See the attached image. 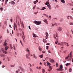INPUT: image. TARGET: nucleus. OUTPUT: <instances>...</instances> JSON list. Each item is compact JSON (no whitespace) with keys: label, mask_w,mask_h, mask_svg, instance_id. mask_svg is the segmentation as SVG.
Instances as JSON below:
<instances>
[{"label":"nucleus","mask_w":73,"mask_h":73,"mask_svg":"<svg viewBox=\"0 0 73 73\" xmlns=\"http://www.w3.org/2000/svg\"><path fill=\"white\" fill-rule=\"evenodd\" d=\"M44 21L45 23H46L47 24H48V21H47V20L46 19H44L43 20Z\"/></svg>","instance_id":"1a4fd4ad"},{"label":"nucleus","mask_w":73,"mask_h":73,"mask_svg":"<svg viewBox=\"0 0 73 73\" xmlns=\"http://www.w3.org/2000/svg\"><path fill=\"white\" fill-rule=\"evenodd\" d=\"M46 63H47V65H48L49 66H50V65H51V64H50V63H49V62H46Z\"/></svg>","instance_id":"9b49d317"},{"label":"nucleus","mask_w":73,"mask_h":73,"mask_svg":"<svg viewBox=\"0 0 73 73\" xmlns=\"http://www.w3.org/2000/svg\"><path fill=\"white\" fill-rule=\"evenodd\" d=\"M56 37H58V35H57V34H56Z\"/></svg>","instance_id":"bf43d9fd"},{"label":"nucleus","mask_w":73,"mask_h":73,"mask_svg":"<svg viewBox=\"0 0 73 73\" xmlns=\"http://www.w3.org/2000/svg\"><path fill=\"white\" fill-rule=\"evenodd\" d=\"M26 57L28 59H29V60H30V59H31L30 57H29V55H28V54H26Z\"/></svg>","instance_id":"39448f33"},{"label":"nucleus","mask_w":73,"mask_h":73,"mask_svg":"<svg viewBox=\"0 0 73 73\" xmlns=\"http://www.w3.org/2000/svg\"><path fill=\"white\" fill-rule=\"evenodd\" d=\"M69 24L70 25H73V23L72 22H70L69 23Z\"/></svg>","instance_id":"4be33fe9"},{"label":"nucleus","mask_w":73,"mask_h":73,"mask_svg":"<svg viewBox=\"0 0 73 73\" xmlns=\"http://www.w3.org/2000/svg\"><path fill=\"white\" fill-rule=\"evenodd\" d=\"M33 56L34 58H35V59H37V57H36V55H35V54H33Z\"/></svg>","instance_id":"f8f14e48"},{"label":"nucleus","mask_w":73,"mask_h":73,"mask_svg":"<svg viewBox=\"0 0 73 73\" xmlns=\"http://www.w3.org/2000/svg\"><path fill=\"white\" fill-rule=\"evenodd\" d=\"M70 56L69 58H68V59L67 60V61H71L72 60V55H71V54H70Z\"/></svg>","instance_id":"7ed1b4c3"},{"label":"nucleus","mask_w":73,"mask_h":73,"mask_svg":"<svg viewBox=\"0 0 73 73\" xmlns=\"http://www.w3.org/2000/svg\"><path fill=\"white\" fill-rule=\"evenodd\" d=\"M54 25H56V26H57V23H55L54 24Z\"/></svg>","instance_id":"8fccbe9b"},{"label":"nucleus","mask_w":73,"mask_h":73,"mask_svg":"<svg viewBox=\"0 0 73 73\" xmlns=\"http://www.w3.org/2000/svg\"><path fill=\"white\" fill-rule=\"evenodd\" d=\"M63 43H64V44H65V45H66V42H63Z\"/></svg>","instance_id":"052dcab7"},{"label":"nucleus","mask_w":73,"mask_h":73,"mask_svg":"<svg viewBox=\"0 0 73 73\" xmlns=\"http://www.w3.org/2000/svg\"><path fill=\"white\" fill-rule=\"evenodd\" d=\"M10 48H11V49H12L13 48V47H12V45H11V44H10Z\"/></svg>","instance_id":"c756f323"},{"label":"nucleus","mask_w":73,"mask_h":73,"mask_svg":"<svg viewBox=\"0 0 73 73\" xmlns=\"http://www.w3.org/2000/svg\"><path fill=\"white\" fill-rule=\"evenodd\" d=\"M22 37L23 38V41H24V42H25V40H24V37H23V35H22Z\"/></svg>","instance_id":"ea45409f"},{"label":"nucleus","mask_w":73,"mask_h":73,"mask_svg":"<svg viewBox=\"0 0 73 73\" xmlns=\"http://www.w3.org/2000/svg\"><path fill=\"white\" fill-rule=\"evenodd\" d=\"M46 48L47 50L48 49V48H49V46H46Z\"/></svg>","instance_id":"7c9ffc66"},{"label":"nucleus","mask_w":73,"mask_h":73,"mask_svg":"<svg viewBox=\"0 0 73 73\" xmlns=\"http://www.w3.org/2000/svg\"><path fill=\"white\" fill-rule=\"evenodd\" d=\"M59 70L62 71V70H64V69H61L60 68H58Z\"/></svg>","instance_id":"a878e982"},{"label":"nucleus","mask_w":73,"mask_h":73,"mask_svg":"<svg viewBox=\"0 0 73 73\" xmlns=\"http://www.w3.org/2000/svg\"><path fill=\"white\" fill-rule=\"evenodd\" d=\"M2 38V36H0V40H1V39Z\"/></svg>","instance_id":"3c124183"},{"label":"nucleus","mask_w":73,"mask_h":73,"mask_svg":"<svg viewBox=\"0 0 73 73\" xmlns=\"http://www.w3.org/2000/svg\"><path fill=\"white\" fill-rule=\"evenodd\" d=\"M8 0H5V4H7V2H8Z\"/></svg>","instance_id":"c85d7f7f"},{"label":"nucleus","mask_w":73,"mask_h":73,"mask_svg":"<svg viewBox=\"0 0 73 73\" xmlns=\"http://www.w3.org/2000/svg\"><path fill=\"white\" fill-rule=\"evenodd\" d=\"M50 70H50V69H48V71L49 72H50Z\"/></svg>","instance_id":"0e129e2a"},{"label":"nucleus","mask_w":73,"mask_h":73,"mask_svg":"<svg viewBox=\"0 0 73 73\" xmlns=\"http://www.w3.org/2000/svg\"><path fill=\"white\" fill-rule=\"evenodd\" d=\"M66 44L67 46H69V45L68 44V43H66Z\"/></svg>","instance_id":"6e6d98bb"},{"label":"nucleus","mask_w":73,"mask_h":73,"mask_svg":"<svg viewBox=\"0 0 73 73\" xmlns=\"http://www.w3.org/2000/svg\"><path fill=\"white\" fill-rule=\"evenodd\" d=\"M28 54L29 56H31V53H30V52H28Z\"/></svg>","instance_id":"c03bdc74"},{"label":"nucleus","mask_w":73,"mask_h":73,"mask_svg":"<svg viewBox=\"0 0 73 73\" xmlns=\"http://www.w3.org/2000/svg\"><path fill=\"white\" fill-rule=\"evenodd\" d=\"M26 50L28 52H30L29 51V49H28V48L26 49Z\"/></svg>","instance_id":"a19ab883"},{"label":"nucleus","mask_w":73,"mask_h":73,"mask_svg":"<svg viewBox=\"0 0 73 73\" xmlns=\"http://www.w3.org/2000/svg\"><path fill=\"white\" fill-rule=\"evenodd\" d=\"M62 21H63V19L61 18L60 20V22H62Z\"/></svg>","instance_id":"6ab92c4d"},{"label":"nucleus","mask_w":73,"mask_h":73,"mask_svg":"<svg viewBox=\"0 0 73 73\" xmlns=\"http://www.w3.org/2000/svg\"><path fill=\"white\" fill-rule=\"evenodd\" d=\"M50 62H53L54 60L52 59H50Z\"/></svg>","instance_id":"2eb2a0df"},{"label":"nucleus","mask_w":73,"mask_h":73,"mask_svg":"<svg viewBox=\"0 0 73 73\" xmlns=\"http://www.w3.org/2000/svg\"><path fill=\"white\" fill-rule=\"evenodd\" d=\"M33 36L34 37H37L38 36H37V35H36V34H35L33 33Z\"/></svg>","instance_id":"9d476101"},{"label":"nucleus","mask_w":73,"mask_h":73,"mask_svg":"<svg viewBox=\"0 0 73 73\" xmlns=\"http://www.w3.org/2000/svg\"><path fill=\"white\" fill-rule=\"evenodd\" d=\"M8 48H9V47L8 46H6L5 47V50L7 51L8 50Z\"/></svg>","instance_id":"423d86ee"},{"label":"nucleus","mask_w":73,"mask_h":73,"mask_svg":"<svg viewBox=\"0 0 73 73\" xmlns=\"http://www.w3.org/2000/svg\"><path fill=\"white\" fill-rule=\"evenodd\" d=\"M44 9H46L45 7H43L42 9H40V10H44Z\"/></svg>","instance_id":"4468645a"},{"label":"nucleus","mask_w":73,"mask_h":73,"mask_svg":"<svg viewBox=\"0 0 73 73\" xmlns=\"http://www.w3.org/2000/svg\"><path fill=\"white\" fill-rule=\"evenodd\" d=\"M42 73H44L45 72V70H44V69H43L42 70Z\"/></svg>","instance_id":"4c0bfd02"},{"label":"nucleus","mask_w":73,"mask_h":73,"mask_svg":"<svg viewBox=\"0 0 73 73\" xmlns=\"http://www.w3.org/2000/svg\"><path fill=\"white\" fill-rule=\"evenodd\" d=\"M58 63H56V67H58Z\"/></svg>","instance_id":"37998d69"},{"label":"nucleus","mask_w":73,"mask_h":73,"mask_svg":"<svg viewBox=\"0 0 73 73\" xmlns=\"http://www.w3.org/2000/svg\"><path fill=\"white\" fill-rule=\"evenodd\" d=\"M30 67H32V64L31 63H29Z\"/></svg>","instance_id":"864d4df0"},{"label":"nucleus","mask_w":73,"mask_h":73,"mask_svg":"<svg viewBox=\"0 0 73 73\" xmlns=\"http://www.w3.org/2000/svg\"><path fill=\"white\" fill-rule=\"evenodd\" d=\"M57 30L58 31L60 32V31H62V28H61V27H59L58 28Z\"/></svg>","instance_id":"20e7f679"},{"label":"nucleus","mask_w":73,"mask_h":73,"mask_svg":"<svg viewBox=\"0 0 73 73\" xmlns=\"http://www.w3.org/2000/svg\"><path fill=\"white\" fill-rule=\"evenodd\" d=\"M60 69H62V65H60Z\"/></svg>","instance_id":"72a5a7b5"},{"label":"nucleus","mask_w":73,"mask_h":73,"mask_svg":"<svg viewBox=\"0 0 73 73\" xmlns=\"http://www.w3.org/2000/svg\"><path fill=\"white\" fill-rule=\"evenodd\" d=\"M41 49H42L40 47L39 48V50L40 52H41Z\"/></svg>","instance_id":"de8ad7c7"},{"label":"nucleus","mask_w":73,"mask_h":73,"mask_svg":"<svg viewBox=\"0 0 73 73\" xmlns=\"http://www.w3.org/2000/svg\"><path fill=\"white\" fill-rule=\"evenodd\" d=\"M2 66L3 68H5V66H4V65H3V66Z\"/></svg>","instance_id":"13d9d810"},{"label":"nucleus","mask_w":73,"mask_h":73,"mask_svg":"<svg viewBox=\"0 0 73 73\" xmlns=\"http://www.w3.org/2000/svg\"><path fill=\"white\" fill-rule=\"evenodd\" d=\"M20 42L22 46H23V42H22V41H21V40H20Z\"/></svg>","instance_id":"473e14b6"},{"label":"nucleus","mask_w":73,"mask_h":73,"mask_svg":"<svg viewBox=\"0 0 73 73\" xmlns=\"http://www.w3.org/2000/svg\"><path fill=\"white\" fill-rule=\"evenodd\" d=\"M70 63H67L65 65H66V66H68V65H70Z\"/></svg>","instance_id":"412c9836"},{"label":"nucleus","mask_w":73,"mask_h":73,"mask_svg":"<svg viewBox=\"0 0 73 73\" xmlns=\"http://www.w3.org/2000/svg\"><path fill=\"white\" fill-rule=\"evenodd\" d=\"M66 52H67V50H66L63 51V52L64 53H66Z\"/></svg>","instance_id":"2f4dec72"},{"label":"nucleus","mask_w":73,"mask_h":73,"mask_svg":"<svg viewBox=\"0 0 73 73\" xmlns=\"http://www.w3.org/2000/svg\"><path fill=\"white\" fill-rule=\"evenodd\" d=\"M39 57H40V58H42L43 57V55H39Z\"/></svg>","instance_id":"cd10ccee"},{"label":"nucleus","mask_w":73,"mask_h":73,"mask_svg":"<svg viewBox=\"0 0 73 73\" xmlns=\"http://www.w3.org/2000/svg\"><path fill=\"white\" fill-rule=\"evenodd\" d=\"M49 4V2L47 1L45 3V5H48Z\"/></svg>","instance_id":"aec40b11"},{"label":"nucleus","mask_w":73,"mask_h":73,"mask_svg":"<svg viewBox=\"0 0 73 73\" xmlns=\"http://www.w3.org/2000/svg\"><path fill=\"white\" fill-rule=\"evenodd\" d=\"M60 45L62 46H64V42H61Z\"/></svg>","instance_id":"dca6fc26"},{"label":"nucleus","mask_w":73,"mask_h":73,"mask_svg":"<svg viewBox=\"0 0 73 73\" xmlns=\"http://www.w3.org/2000/svg\"><path fill=\"white\" fill-rule=\"evenodd\" d=\"M41 23V21H34L33 22L34 24H36V25H40Z\"/></svg>","instance_id":"f257e3e1"},{"label":"nucleus","mask_w":73,"mask_h":73,"mask_svg":"<svg viewBox=\"0 0 73 73\" xmlns=\"http://www.w3.org/2000/svg\"><path fill=\"white\" fill-rule=\"evenodd\" d=\"M38 2V0H36V1H33L34 4H36V3Z\"/></svg>","instance_id":"6e6552de"},{"label":"nucleus","mask_w":73,"mask_h":73,"mask_svg":"<svg viewBox=\"0 0 73 73\" xmlns=\"http://www.w3.org/2000/svg\"><path fill=\"white\" fill-rule=\"evenodd\" d=\"M61 1L62 3H65L64 0H61Z\"/></svg>","instance_id":"f3484780"},{"label":"nucleus","mask_w":73,"mask_h":73,"mask_svg":"<svg viewBox=\"0 0 73 73\" xmlns=\"http://www.w3.org/2000/svg\"><path fill=\"white\" fill-rule=\"evenodd\" d=\"M36 7V6L35 5L34 7H33V9H35V8Z\"/></svg>","instance_id":"e433bc0d"},{"label":"nucleus","mask_w":73,"mask_h":73,"mask_svg":"<svg viewBox=\"0 0 73 73\" xmlns=\"http://www.w3.org/2000/svg\"><path fill=\"white\" fill-rule=\"evenodd\" d=\"M48 53H51V52H50V50H48Z\"/></svg>","instance_id":"603ef678"},{"label":"nucleus","mask_w":73,"mask_h":73,"mask_svg":"<svg viewBox=\"0 0 73 73\" xmlns=\"http://www.w3.org/2000/svg\"><path fill=\"white\" fill-rule=\"evenodd\" d=\"M9 27L10 28H11L12 27H11V25H9Z\"/></svg>","instance_id":"e2e57ef3"},{"label":"nucleus","mask_w":73,"mask_h":73,"mask_svg":"<svg viewBox=\"0 0 73 73\" xmlns=\"http://www.w3.org/2000/svg\"><path fill=\"white\" fill-rule=\"evenodd\" d=\"M7 43H6V42H4V43L3 44V45L4 46H7Z\"/></svg>","instance_id":"ddd939ff"},{"label":"nucleus","mask_w":73,"mask_h":73,"mask_svg":"<svg viewBox=\"0 0 73 73\" xmlns=\"http://www.w3.org/2000/svg\"><path fill=\"white\" fill-rule=\"evenodd\" d=\"M20 22H21V24H22V25H23V24L21 23V20H20Z\"/></svg>","instance_id":"a18cd8bd"},{"label":"nucleus","mask_w":73,"mask_h":73,"mask_svg":"<svg viewBox=\"0 0 73 73\" xmlns=\"http://www.w3.org/2000/svg\"><path fill=\"white\" fill-rule=\"evenodd\" d=\"M34 14H35V15H36V14H37V13H36V12H35L34 13Z\"/></svg>","instance_id":"774afa93"},{"label":"nucleus","mask_w":73,"mask_h":73,"mask_svg":"<svg viewBox=\"0 0 73 73\" xmlns=\"http://www.w3.org/2000/svg\"><path fill=\"white\" fill-rule=\"evenodd\" d=\"M15 64H14V65H10V66L11 67H15Z\"/></svg>","instance_id":"b1692460"},{"label":"nucleus","mask_w":73,"mask_h":73,"mask_svg":"<svg viewBox=\"0 0 73 73\" xmlns=\"http://www.w3.org/2000/svg\"><path fill=\"white\" fill-rule=\"evenodd\" d=\"M23 35V37L25 39V35H24V32L22 33Z\"/></svg>","instance_id":"a211bd4d"},{"label":"nucleus","mask_w":73,"mask_h":73,"mask_svg":"<svg viewBox=\"0 0 73 73\" xmlns=\"http://www.w3.org/2000/svg\"><path fill=\"white\" fill-rule=\"evenodd\" d=\"M54 36V38L55 39H56V36L55 35V34H54L53 35Z\"/></svg>","instance_id":"c9c22d12"},{"label":"nucleus","mask_w":73,"mask_h":73,"mask_svg":"<svg viewBox=\"0 0 73 73\" xmlns=\"http://www.w3.org/2000/svg\"><path fill=\"white\" fill-rule=\"evenodd\" d=\"M12 20H13L12 19H10V21H11V23H12Z\"/></svg>","instance_id":"5fc2aeb1"},{"label":"nucleus","mask_w":73,"mask_h":73,"mask_svg":"<svg viewBox=\"0 0 73 73\" xmlns=\"http://www.w3.org/2000/svg\"><path fill=\"white\" fill-rule=\"evenodd\" d=\"M69 55L68 56L66 57V58H65L66 60H67V59H68V58H69Z\"/></svg>","instance_id":"bb28decb"},{"label":"nucleus","mask_w":73,"mask_h":73,"mask_svg":"<svg viewBox=\"0 0 73 73\" xmlns=\"http://www.w3.org/2000/svg\"><path fill=\"white\" fill-rule=\"evenodd\" d=\"M13 48H14V50H16V48H15V45L13 44Z\"/></svg>","instance_id":"58836bf2"},{"label":"nucleus","mask_w":73,"mask_h":73,"mask_svg":"<svg viewBox=\"0 0 73 73\" xmlns=\"http://www.w3.org/2000/svg\"><path fill=\"white\" fill-rule=\"evenodd\" d=\"M3 53H4L5 54H7V52L5 50L3 51Z\"/></svg>","instance_id":"5701e85b"},{"label":"nucleus","mask_w":73,"mask_h":73,"mask_svg":"<svg viewBox=\"0 0 73 73\" xmlns=\"http://www.w3.org/2000/svg\"><path fill=\"white\" fill-rule=\"evenodd\" d=\"M0 9L1 10V11H3V7L0 8Z\"/></svg>","instance_id":"79ce46f5"},{"label":"nucleus","mask_w":73,"mask_h":73,"mask_svg":"<svg viewBox=\"0 0 73 73\" xmlns=\"http://www.w3.org/2000/svg\"><path fill=\"white\" fill-rule=\"evenodd\" d=\"M29 29H31V27H30V26H29Z\"/></svg>","instance_id":"680f3d73"},{"label":"nucleus","mask_w":73,"mask_h":73,"mask_svg":"<svg viewBox=\"0 0 73 73\" xmlns=\"http://www.w3.org/2000/svg\"><path fill=\"white\" fill-rule=\"evenodd\" d=\"M49 17V18H51V17H52L50 15Z\"/></svg>","instance_id":"69168bd1"},{"label":"nucleus","mask_w":73,"mask_h":73,"mask_svg":"<svg viewBox=\"0 0 73 73\" xmlns=\"http://www.w3.org/2000/svg\"><path fill=\"white\" fill-rule=\"evenodd\" d=\"M49 68L50 70H52V68L51 67V66H49Z\"/></svg>","instance_id":"09e8293b"},{"label":"nucleus","mask_w":73,"mask_h":73,"mask_svg":"<svg viewBox=\"0 0 73 73\" xmlns=\"http://www.w3.org/2000/svg\"><path fill=\"white\" fill-rule=\"evenodd\" d=\"M0 56L1 57H4V55H3V54H0Z\"/></svg>","instance_id":"f704fd0d"},{"label":"nucleus","mask_w":73,"mask_h":73,"mask_svg":"<svg viewBox=\"0 0 73 73\" xmlns=\"http://www.w3.org/2000/svg\"><path fill=\"white\" fill-rule=\"evenodd\" d=\"M72 70V68H70L69 70V71L70 72H71Z\"/></svg>","instance_id":"393cba45"},{"label":"nucleus","mask_w":73,"mask_h":73,"mask_svg":"<svg viewBox=\"0 0 73 73\" xmlns=\"http://www.w3.org/2000/svg\"><path fill=\"white\" fill-rule=\"evenodd\" d=\"M45 35H46V39H47V38H48V36H49V35H48V33L47 32H46Z\"/></svg>","instance_id":"f03ea898"},{"label":"nucleus","mask_w":73,"mask_h":73,"mask_svg":"<svg viewBox=\"0 0 73 73\" xmlns=\"http://www.w3.org/2000/svg\"><path fill=\"white\" fill-rule=\"evenodd\" d=\"M7 22L6 21H5V24H7Z\"/></svg>","instance_id":"338daca9"},{"label":"nucleus","mask_w":73,"mask_h":73,"mask_svg":"<svg viewBox=\"0 0 73 73\" xmlns=\"http://www.w3.org/2000/svg\"><path fill=\"white\" fill-rule=\"evenodd\" d=\"M47 6L50 9H52L51 6H50V5L49 4L48 5H47Z\"/></svg>","instance_id":"0eeeda50"},{"label":"nucleus","mask_w":73,"mask_h":73,"mask_svg":"<svg viewBox=\"0 0 73 73\" xmlns=\"http://www.w3.org/2000/svg\"><path fill=\"white\" fill-rule=\"evenodd\" d=\"M14 26L15 27V28H17V25L16 24L14 25Z\"/></svg>","instance_id":"4d7b16f0"},{"label":"nucleus","mask_w":73,"mask_h":73,"mask_svg":"<svg viewBox=\"0 0 73 73\" xmlns=\"http://www.w3.org/2000/svg\"><path fill=\"white\" fill-rule=\"evenodd\" d=\"M1 50H2V52H3V51H5V50H4V48H1Z\"/></svg>","instance_id":"49530a36"}]
</instances>
